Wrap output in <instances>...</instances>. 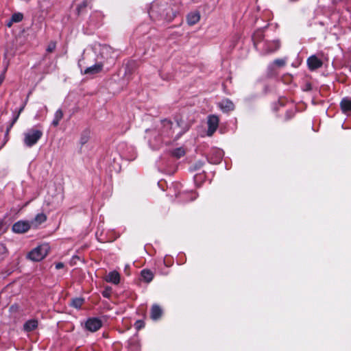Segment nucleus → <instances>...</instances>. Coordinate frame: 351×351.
Instances as JSON below:
<instances>
[{
	"instance_id": "nucleus-9",
	"label": "nucleus",
	"mask_w": 351,
	"mask_h": 351,
	"mask_svg": "<svg viewBox=\"0 0 351 351\" xmlns=\"http://www.w3.org/2000/svg\"><path fill=\"white\" fill-rule=\"evenodd\" d=\"M162 315V309L158 304H154L150 311V317L153 320H158Z\"/></svg>"
},
{
	"instance_id": "nucleus-24",
	"label": "nucleus",
	"mask_w": 351,
	"mask_h": 351,
	"mask_svg": "<svg viewBox=\"0 0 351 351\" xmlns=\"http://www.w3.org/2000/svg\"><path fill=\"white\" fill-rule=\"evenodd\" d=\"M88 6V1L84 0L81 3H80L77 7V10L78 14H80L83 12V10Z\"/></svg>"
},
{
	"instance_id": "nucleus-6",
	"label": "nucleus",
	"mask_w": 351,
	"mask_h": 351,
	"mask_svg": "<svg viewBox=\"0 0 351 351\" xmlns=\"http://www.w3.org/2000/svg\"><path fill=\"white\" fill-rule=\"evenodd\" d=\"M25 106V104H24L19 109V110L16 112L14 113V117H13L12 121L8 125L7 128H6V131H5V143L8 141V139H9V132H10V130L12 129V128L13 127V125H14V123L17 121V120H18L21 113L24 110Z\"/></svg>"
},
{
	"instance_id": "nucleus-31",
	"label": "nucleus",
	"mask_w": 351,
	"mask_h": 351,
	"mask_svg": "<svg viewBox=\"0 0 351 351\" xmlns=\"http://www.w3.org/2000/svg\"><path fill=\"white\" fill-rule=\"evenodd\" d=\"M3 81V77H0V85L2 84Z\"/></svg>"
},
{
	"instance_id": "nucleus-5",
	"label": "nucleus",
	"mask_w": 351,
	"mask_h": 351,
	"mask_svg": "<svg viewBox=\"0 0 351 351\" xmlns=\"http://www.w3.org/2000/svg\"><path fill=\"white\" fill-rule=\"evenodd\" d=\"M86 328L90 332L98 330L102 326L101 321L98 318H90L86 322Z\"/></svg>"
},
{
	"instance_id": "nucleus-14",
	"label": "nucleus",
	"mask_w": 351,
	"mask_h": 351,
	"mask_svg": "<svg viewBox=\"0 0 351 351\" xmlns=\"http://www.w3.org/2000/svg\"><path fill=\"white\" fill-rule=\"evenodd\" d=\"M341 108L344 113L351 112V99L344 98L340 103Z\"/></svg>"
},
{
	"instance_id": "nucleus-20",
	"label": "nucleus",
	"mask_w": 351,
	"mask_h": 351,
	"mask_svg": "<svg viewBox=\"0 0 351 351\" xmlns=\"http://www.w3.org/2000/svg\"><path fill=\"white\" fill-rule=\"evenodd\" d=\"M84 300L83 298H77L72 300L71 306L76 308H80L84 304Z\"/></svg>"
},
{
	"instance_id": "nucleus-2",
	"label": "nucleus",
	"mask_w": 351,
	"mask_h": 351,
	"mask_svg": "<svg viewBox=\"0 0 351 351\" xmlns=\"http://www.w3.org/2000/svg\"><path fill=\"white\" fill-rule=\"evenodd\" d=\"M42 136L41 130L32 128L24 134V143L26 146L31 147L37 143Z\"/></svg>"
},
{
	"instance_id": "nucleus-10",
	"label": "nucleus",
	"mask_w": 351,
	"mask_h": 351,
	"mask_svg": "<svg viewBox=\"0 0 351 351\" xmlns=\"http://www.w3.org/2000/svg\"><path fill=\"white\" fill-rule=\"evenodd\" d=\"M47 219V215L45 213H38L36 215L34 219L30 221V223L32 227L37 228L41 223L46 221Z\"/></svg>"
},
{
	"instance_id": "nucleus-16",
	"label": "nucleus",
	"mask_w": 351,
	"mask_h": 351,
	"mask_svg": "<svg viewBox=\"0 0 351 351\" xmlns=\"http://www.w3.org/2000/svg\"><path fill=\"white\" fill-rule=\"evenodd\" d=\"M141 274L143 280L147 283L150 282L154 278V273L149 269H143Z\"/></svg>"
},
{
	"instance_id": "nucleus-15",
	"label": "nucleus",
	"mask_w": 351,
	"mask_h": 351,
	"mask_svg": "<svg viewBox=\"0 0 351 351\" xmlns=\"http://www.w3.org/2000/svg\"><path fill=\"white\" fill-rule=\"evenodd\" d=\"M38 326V321L36 319H30L26 322L23 325L24 330L30 332L36 329Z\"/></svg>"
},
{
	"instance_id": "nucleus-12",
	"label": "nucleus",
	"mask_w": 351,
	"mask_h": 351,
	"mask_svg": "<svg viewBox=\"0 0 351 351\" xmlns=\"http://www.w3.org/2000/svg\"><path fill=\"white\" fill-rule=\"evenodd\" d=\"M105 280L114 285H118L120 282V275L117 271H112L106 276Z\"/></svg>"
},
{
	"instance_id": "nucleus-1",
	"label": "nucleus",
	"mask_w": 351,
	"mask_h": 351,
	"mask_svg": "<svg viewBox=\"0 0 351 351\" xmlns=\"http://www.w3.org/2000/svg\"><path fill=\"white\" fill-rule=\"evenodd\" d=\"M49 250L48 244L38 245L28 253L27 258L33 261H40L47 255Z\"/></svg>"
},
{
	"instance_id": "nucleus-27",
	"label": "nucleus",
	"mask_w": 351,
	"mask_h": 351,
	"mask_svg": "<svg viewBox=\"0 0 351 351\" xmlns=\"http://www.w3.org/2000/svg\"><path fill=\"white\" fill-rule=\"evenodd\" d=\"M203 162H201V161H199L197 162L196 164H195V169H199L201 168L202 166H203Z\"/></svg>"
},
{
	"instance_id": "nucleus-3",
	"label": "nucleus",
	"mask_w": 351,
	"mask_h": 351,
	"mask_svg": "<svg viewBox=\"0 0 351 351\" xmlns=\"http://www.w3.org/2000/svg\"><path fill=\"white\" fill-rule=\"evenodd\" d=\"M31 227L30 221H19L13 224L12 230L15 233L23 234L27 232Z\"/></svg>"
},
{
	"instance_id": "nucleus-22",
	"label": "nucleus",
	"mask_w": 351,
	"mask_h": 351,
	"mask_svg": "<svg viewBox=\"0 0 351 351\" xmlns=\"http://www.w3.org/2000/svg\"><path fill=\"white\" fill-rule=\"evenodd\" d=\"M8 254V249L6 246L0 243V261H2Z\"/></svg>"
},
{
	"instance_id": "nucleus-23",
	"label": "nucleus",
	"mask_w": 351,
	"mask_h": 351,
	"mask_svg": "<svg viewBox=\"0 0 351 351\" xmlns=\"http://www.w3.org/2000/svg\"><path fill=\"white\" fill-rule=\"evenodd\" d=\"M56 48V42L55 41H50L46 48V51L48 53H52L55 51Z\"/></svg>"
},
{
	"instance_id": "nucleus-11",
	"label": "nucleus",
	"mask_w": 351,
	"mask_h": 351,
	"mask_svg": "<svg viewBox=\"0 0 351 351\" xmlns=\"http://www.w3.org/2000/svg\"><path fill=\"white\" fill-rule=\"evenodd\" d=\"M219 106L224 112L232 111L234 109V104L228 99H223L219 104Z\"/></svg>"
},
{
	"instance_id": "nucleus-28",
	"label": "nucleus",
	"mask_w": 351,
	"mask_h": 351,
	"mask_svg": "<svg viewBox=\"0 0 351 351\" xmlns=\"http://www.w3.org/2000/svg\"><path fill=\"white\" fill-rule=\"evenodd\" d=\"M64 267V264L62 263H58L56 264V269H60Z\"/></svg>"
},
{
	"instance_id": "nucleus-8",
	"label": "nucleus",
	"mask_w": 351,
	"mask_h": 351,
	"mask_svg": "<svg viewBox=\"0 0 351 351\" xmlns=\"http://www.w3.org/2000/svg\"><path fill=\"white\" fill-rule=\"evenodd\" d=\"M103 64L102 63H97L91 66L87 67L84 71V74L85 75H95L101 72L103 69Z\"/></svg>"
},
{
	"instance_id": "nucleus-26",
	"label": "nucleus",
	"mask_w": 351,
	"mask_h": 351,
	"mask_svg": "<svg viewBox=\"0 0 351 351\" xmlns=\"http://www.w3.org/2000/svg\"><path fill=\"white\" fill-rule=\"evenodd\" d=\"M274 64L278 66H283L285 65V60L282 59H277L274 60Z\"/></svg>"
},
{
	"instance_id": "nucleus-21",
	"label": "nucleus",
	"mask_w": 351,
	"mask_h": 351,
	"mask_svg": "<svg viewBox=\"0 0 351 351\" xmlns=\"http://www.w3.org/2000/svg\"><path fill=\"white\" fill-rule=\"evenodd\" d=\"M90 138V132L88 130H84L81 134L80 143L84 145L86 143Z\"/></svg>"
},
{
	"instance_id": "nucleus-4",
	"label": "nucleus",
	"mask_w": 351,
	"mask_h": 351,
	"mask_svg": "<svg viewBox=\"0 0 351 351\" xmlns=\"http://www.w3.org/2000/svg\"><path fill=\"white\" fill-rule=\"evenodd\" d=\"M219 118L216 115H210L208 117V130L207 135L211 136L217 130L219 126Z\"/></svg>"
},
{
	"instance_id": "nucleus-13",
	"label": "nucleus",
	"mask_w": 351,
	"mask_h": 351,
	"mask_svg": "<svg viewBox=\"0 0 351 351\" xmlns=\"http://www.w3.org/2000/svg\"><path fill=\"white\" fill-rule=\"evenodd\" d=\"M187 23L189 25H193L199 22L200 14L198 12H191L187 15Z\"/></svg>"
},
{
	"instance_id": "nucleus-30",
	"label": "nucleus",
	"mask_w": 351,
	"mask_h": 351,
	"mask_svg": "<svg viewBox=\"0 0 351 351\" xmlns=\"http://www.w3.org/2000/svg\"><path fill=\"white\" fill-rule=\"evenodd\" d=\"M135 325H136V328H140L141 327V326H142V322L141 321H137L136 322Z\"/></svg>"
},
{
	"instance_id": "nucleus-17",
	"label": "nucleus",
	"mask_w": 351,
	"mask_h": 351,
	"mask_svg": "<svg viewBox=\"0 0 351 351\" xmlns=\"http://www.w3.org/2000/svg\"><path fill=\"white\" fill-rule=\"evenodd\" d=\"M62 117H63V112L61 109H58L55 112L54 118H53V120L51 124L54 127H57L59 125V122L62 119Z\"/></svg>"
},
{
	"instance_id": "nucleus-18",
	"label": "nucleus",
	"mask_w": 351,
	"mask_h": 351,
	"mask_svg": "<svg viewBox=\"0 0 351 351\" xmlns=\"http://www.w3.org/2000/svg\"><path fill=\"white\" fill-rule=\"evenodd\" d=\"M23 19V15L21 13H15L12 17L10 21L8 23V26L10 27L12 23L21 22Z\"/></svg>"
},
{
	"instance_id": "nucleus-7",
	"label": "nucleus",
	"mask_w": 351,
	"mask_h": 351,
	"mask_svg": "<svg viewBox=\"0 0 351 351\" xmlns=\"http://www.w3.org/2000/svg\"><path fill=\"white\" fill-rule=\"evenodd\" d=\"M307 64L310 70H315L322 67L323 62L316 56L313 55L307 59Z\"/></svg>"
},
{
	"instance_id": "nucleus-19",
	"label": "nucleus",
	"mask_w": 351,
	"mask_h": 351,
	"mask_svg": "<svg viewBox=\"0 0 351 351\" xmlns=\"http://www.w3.org/2000/svg\"><path fill=\"white\" fill-rule=\"evenodd\" d=\"M171 154L172 156H173L174 157L177 158H181L182 156H184L185 154V150L184 149L183 147H178V148H176L175 149H173L172 152H171Z\"/></svg>"
},
{
	"instance_id": "nucleus-29",
	"label": "nucleus",
	"mask_w": 351,
	"mask_h": 351,
	"mask_svg": "<svg viewBox=\"0 0 351 351\" xmlns=\"http://www.w3.org/2000/svg\"><path fill=\"white\" fill-rule=\"evenodd\" d=\"M162 122L165 125H168L171 127L172 125V122L170 120L165 119Z\"/></svg>"
},
{
	"instance_id": "nucleus-25",
	"label": "nucleus",
	"mask_w": 351,
	"mask_h": 351,
	"mask_svg": "<svg viewBox=\"0 0 351 351\" xmlns=\"http://www.w3.org/2000/svg\"><path fill=\"white\" fill-rule=\"evenodd\" d=\"M111 294V288L106 287L104 291L102 292V295L104 298H109Z\"/></svg>"
}]
</instances>
